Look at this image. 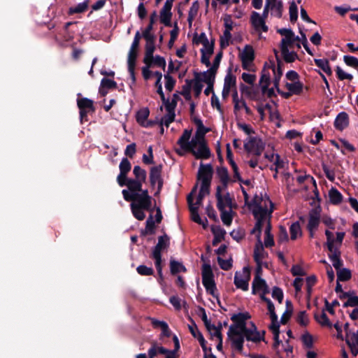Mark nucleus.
<instances>
[{
  "label": "nucleus",
  "instance_id": "29",
  "mask_svg": "<svg viewBox=\"0 0 358 358\" xmlns=\"http://www.w3.org/2000/svg\"><path fill=\"white\" fill-rule=\"evenodd\" d=\"M157 349L159 350L160 354L166 355V358H176L173 351H169L162 346H159L155 342L152 343V347L148 350L149 358H154L157 355Z\"/></svg>",
  "mask_w": 358,
  "mask_h": 358
},
{
  "label": "nucleus",
  "instance_id": "9",
  "mask_svg": "<svg viewBox=\"0 0 358 358\" xmlns=\"http://www.w3.org/2000/svg\"><path fill=\"white\" fill-rule=\"evenodd\" d=\"M202 283L206 292L212 296L215 295L216 286L214 280V275L210 264H204L202 266Z\"/></svg>",
  "mask_w": 358,
  "mask_h": 358
},
{
  "label": "nucleus",
  "instance_id": "19",
  "mask_svg": "<svg viewBox=\"0 0 358 358\" xmlns=\"http://www.w3.org/2000/svg\"><path fill=\"white\" fill-rule=\"evenodd\" d=\"M243 68L250 70L255 59V52L252 46L245 45L240 53Z\"/></svg>",
  "mask_w": 358,
  "mask_h": 358
},
{
  "label": "nucleus",
  "instance_id": "17",
  "mask_svg": "<svg viewBox=\"0 0 358 358\" xmlns=\"http://www.w3.org/2000/svg\"><path fill=\"white\" fill-rule=\"evenodd\" d=\"M196 187H197V185H196L194 187V189H192L191 193L188 195L187 202L189 204V210L191 213V217H192V220L199 224L203 225V228H206L207 220H203L200 217V216L198 213V209H199L198 206H194V194L196 192Z\"/></svg>",
  "mask_w": 358,
  "mask_h": 358
},
{
  "label": "nucleus",
  "instance_id": "59",
  "mask_svg": "<svg viewBox=\"0 0 358 358\" xmlns=\"http://www.w3.org/2000/svg\"><path fill=\"white\" fill-rule=\"evenodd\" d=\"M343 61L346 65L358 69V59L350 55H345L343 57Z\"/></svg>",
  "mask_w": 358,
  "mask_h": 358
},
{
  "label": "nucleus",
  "instance_id": "4",
  "mask_svg": "<svg viewBox=\"0 0 358 358\" xmlns=\"http://www.w3.org/2000/svg\"><path fill=\"white\" fill-rule=\"evenodd\" d=\"M282 75L280 64L269 62L264 65L259 84L262 93L268 97L275 95V90L279 92V83Z\"/></svg>",
  "mask_w": 358,
  "mask_h": 358
},
{
  "label": "nucleus",
  "instance_id": "1",
  "mask_svg": "<svg viewBox=\"0 0 358 358\" xmlns=\"http://www.w3.org/2000/svg\"><path fill=\"white\" fill-rule=\"evenodd\" d=\"M250 317L248 313L235 314L231 317L234 324L229 327L227 334L232 348L239 352L243 350L245 338L254 343L260 342L264 338V334L257 331L252 322H248Z\"/></svg>",
  "mask_w": 358,
  "mask_h": 358
},
{
  "label": "nucleus",
  "instance_id": "22",
  "mask_svg": "<svg viewBox=\"0 0 358 358\" xmlns=\"http://www.w3.org/2000/svg\"><path fill=\"white\" fill-rule=\"evenodd\" d=\"M250 22L256 31L260 33L262 31L266 32L268 31L266 20L264 19V17H261L259 13L253 11L251 13Z\"/></svg>",
  "mask_w": 358,
  "mask_h": 358
},
{
  "label": "nucleus",
  "instance_id": "60",
  "mask_svg": "<svg viewBox=\"0 0 358 358\" xmlns=\"http://www.w3.org/2000/svg\"><path fill=\"white\" fill-rule=\"evenodd\" d=\"M153 27L152 24H148L147 27L143 31L142 36L145 41L156 39L155 35L152 32Z\"/></svg>",
  "mask_w": 358,
  "mask_h": 358
},
{
  "label": "nucleus",
  "instance_id": "7",
  "mask_svg": "<svg viewBox=\"0 0 358 358\" xmlns=\"http://www.w3.org/2000/svg\"><path fill=\"white\" fill-rule=\"evenodd\" d=\"M213 177V168L210 164H201L198 171V180L201 182V187L196 198V201L194 203L198 208L201 205L203 198L210 192V186Z\"/></svg>",
  "mask_w": 358,
  "mask_h": 358
},
{
  "label": "nucleus",
  "instance_id": "47",
  "mask_svg": "<svg viewBox=\"0 0 358 358\" xmlns=\"http://www.w3.org/2000/svg\"><path fill=\"white\" fill-rule=\"evenodd\" d=\"M145 65H155L158 67H162L163 69L166 66V61L165 59L159 55L152 56V58L150 59L149 62H144Z\"/></svg>",
  "mask_w": 358,
  "mask_h": 358
},
{
  "label": "nucleus",
  "instance_id": "44",
  "mask_svg": "<svg viewBox=\"0 0 358 358\" xmlns=\"http://www.w3.org/2000/svg\"><path fill=\"white\" fill-rule=\"evenodd\" d=\"M329 258L334 267L336 268V271L341 269V266H343V262L341 259V252H335V253H329Z\"/></svg>",
  "mask_w": 358,
  "mask_h": 358
},
{
  "label": "nucleus",
  "instance_id": "40",
  "mask_svg": "<svg viewBox=\"0 0 358 358\" xmlns=\"http://www.w3.org/2000/svg\"><path fill=\"white\" fill-rule=\"evenodd\" d=\"M88 6L89 0H85L83 2L79 3L75 6L70 7L68 13L69 15L84 13L87 9Z\"/></svg>",
  "mask_w": 358,
  "mask_h": 358
},
{
  "label": "nucleus",
  "instance_id": "11",
  "mask_svg": "<svg viewBox=\"0 0 358 358\" xmlns=\"http://www.w3.org/2000/svg\"><path fill=\"white\" fill-rule=\"evenodd\" d=\"M245 150L256 157H259L265 148V143L257 136H249L244 143Z\"/></svg>",
  "mask_w": 358,
  "mask_h": 358
},
{
  "label": "nucleus",
  "instance_id": "18",
  "mask_svg": "<svg viewBox=\"0 0 358 358\" xmlns=\"http://www.w3.org/2000/svg\"><path fill=\"white\" fill-rule=\"evenodd\" d=\"M131 204L142 207L145 209V210H150L152 206V197L148 195V190H143L135 194L133 202Z\"/></svg>",
  "mask_w": 358,
  "mask_h": 358
},
{
  "label": "nucleus",
  "instance_id": "31",
  "mask_svg": "<svg viewBox=\"0 0 358 358\" xmlns=\"http://www.w3.org/2000/svg\"><path fill=\"white\" fill-rule=\"evenodd\" d=\"M217 71L212 68L201 73H197L195 76L202 83L206 84H214Z\"/></svg>",
  "mask_w": 358,
  "mask_h": 358
},
{
  "label": "nucleus",
  "instance_id": "27",
  "mask_svg": "<svg viewBox=\"0 0 358 358\" xmlns=\"http://www.w3.org/2000/svg\"><path fill=\"white\" fill-rule=\"evenodd\" d=\"M137 57V49H131L129 51L128 59H127V65H128V71L129 73L130 77L132 80L133 83H135V66H136V59Z\"/></svg>",
  "mask_w": 358,
  "mask_h": 358
},
{
  "label": "nucleus",
  "instance_id": "21",
  "mask_svg": "<svg viewBox=\"0 0 358 358\" xmlns=\"http://www.w3.org/2000/svg\"><path fill=\"white\" fill-rule=\"evenodd\" d=\"M174 0H166L159 13L160 22L166 27H170L172 17L171 8Z\"/></svg>",
  "mask_w": 358,
  "mask_h": 358
},
{
  "label": "nucleus",
  "instance_id": "3",
  "mask_svg": "<svg viewBox=\"0 0 358 358\" xmlns=\"http://www.w3.org/2000/svg\"><path fill=\"white\" fill-rule=\"evenodd\" d=\"M206 131H205L201 133L197 131L190 140L192 131L185 129L178 140L180 149L176 150L177 153L180 155H183L185 152H189L196 159H208L211 153L204 138V134Z\"/></svg>",
  "mask_w": 358,
  "mask_h": 358
},
{
  "label": "nucleus",
  "instance_id": "8",
  "mask_svg": "<svg viewBox=\"0 0 358 358\" xmlns=\"http://www.w3.org/2000/svg\"><path fill=\"white\" fill-rule=\"evenodd\" d=\"M262 299L266 302L267 303V308L268 310V313L270 315V318L271 320V323L269 325V329L272 331L273 335V338L275 340V344H279L280 343V341L279 339V327L280 324L278 322V316L275 313V307L272 301L264 296H262Z\"/></svg>",
  "mask_w": 358,
  "mask_h": 358
},
{
  "label": "nucleus",
  "instance_id": "37",
  "mask_svg": "<svg viewBox=\"0 0 358 358\" xmlns=\"http://www.w3.org/2000/svg\"><path fill=\"white\" fill-rule=\"evenodd\" d=\"M320 221L319 213L316 210H312L309 213L308 230L317 229Z\"/></svg>",
  "mask_w": 358,
  "mask_h": 358
},
{
  "label": "nucleus",
  "instance_id": "61",
  "mask_svg": "<svg viewBox=\"0 0 358 358\" xmlns=\"http://www.w3.org/2000/svg\"><path fill=\"white\" fill-rule=\"evenodd\" d=\"M297 322L302 325L306 326L309 322V318L306 311H300L296 316Z\"/></svg>",
  "mask_w": 358,
  "mask_h": 358
},
{
  "label": "nucleus",
  "instance_id": "12",
  "mask_svg": "<svg viewBox=\"0 0 358 358\" xmlns=\"http://www.w3.org/2000/svg\"><path fill=\"white\" fill-rule=\"evenodd\" d=\"M238 94L236 85V77L231 71H229L224 77L223 89L222 91V98L224 100L227 99L229 94Z\"/></svg>",
  "mask_w": 358,
  "mask_h": 358
},
{
  "label": "nucleus",
  "instance_id": "5",
  "mask_svg": "<svg viewBox=\"0 0 358 358\" xmlns=\"http://www.w3.org/2000/svg\"><path fill=\"white\" fill-rule=\"evenodd\" d=\"M278 32L283 36L280 44L283 59L287 62H294L298 57L296 50L301 48V38L289 29H280Z\"/></svg>",
  "mask_w": 358,
  "mask_h": 358
},
{
  "label": "nucleus",
  "instance_id": "24",
  "mask_svg": "<svg viewBox=\"0 0 358 358\" xmlns=\"http://www.w3.org/2000/svg\"><path fill=\"white\" fill-rule=\"evenodd\" d=\"M214 51V41H210V43L203 46L201 49V62L207 67L210 66V59Z\"/></svg>",
  "mask_w": 358,
  "mask_h": 358
},
{
  "label": "nucleus",
  "instance_id": "51",
  "mask_svg": "<svg viewBox=\"0 0 358 358\" xmlns=\"http://www.w3.org/2000/svg\"><path fill=\"white\" fill-rule=\"evenodd\" d=\"M135 179L138 180L141 182H145L146 179V171L141 169L139 166H135L133 170Z\"/></svg>",
  "mask_w": 358,
  "mask_h": 358
},
{
  "label": "nucleus",
  "instance_id": "58",
  "mask_svg": "<svg viewBox=\"0 0 358 358\" xmlns=\"http://www.w3.org/2000/svg\"><path fill=\"white\" fill-rule=\"evenodd\" d=\"M248 163L249 166L252 169L258 166L261 170H263L265 167L268 166V164H264V160L259 159L258 157L250 159Z\"/></svg>",
  "mask_w": 358,
  "mask_h": 358
},
{
  "label": "nucleus",
  "instance_id": "63",
  "mask_svg": "<svg viewBox=\"0 0 358 358\" xmlns=\"http://www.w3.org/2000/svg\"><path fill=\"white\" fill-rule=\"evenodd\" d=\"M203 87V83L195 76V80L193 83L192 89L196 96H199Z\"/></svg>",
  "mask_w": 358,
  "mask_h": 358
},
{
  "label": "nucleus",
  "instance_id": "10",
  "mask_svg": "<svg viewBox=\"0 0 358 358\" xmlns=\"http://www.w3.org/2000/svg\"><path fill=\"white\" fill-rule=\"evenodd\" d=\"M345 234V232H337L336 237H335L334 234L329 230L325 231V235L327 236L326 245L329 253L341 252L340 248L344 239Z\"/></svg>",
  "mask_w": 358,
  "mask_h": 358
},
{
  "label": "nucleus",
  "instance_id": "14",
  "mask_svg": "<svg viewBox=\"0 0 358 358\" xmlns=\"http://www.w3.org/2000/svg\"><path fill=\"white\" fill-rule=\"evenodd\" d=\"M262 160H264V164H268L266 163L267 162L271 163L269 169L271 171H278V170L284 168L285 164V162L280 159V155L274 153L273 150H266Z\"/></svg>",
  "mask_w": 358,
  "mask_h": 358
},
{
  "label": "nucleus",
  "instance_id": "36",
  "mask_svg": "<svg viewBox=\"0 0 358 358\" xmlns=\"http://www.w3.org/2000/svg\"><path fill=\"white\" fill-rule=\"evenodd\" d=\"M348 125V116L347 113H340L334 121V126L338 130H343Z\"/></svg>",
  "mask_w": 358,
  "mask_h": 358
},
{
  "label": "nucleus",
  "instance_id": "45",
  "mask_svg": "<svg viewBox=\"0 0 358 358\" xmlns=\"http://www.w3.org/2000/svg\"><path fill=\"white\" fill-rule=\"evenodd\" d=\"M290 238L292 240H296L302 234L299 222H294L289 227Z\"/></svg>",
  "mask_w": 358,
  "mask_h": 358
},
{
  "label": "nucleus",
  "instance_id": "2",
  "mask_svg": "<svg viewBox=\"0 0 358 358\" xmlns=\"http://www.w3.org/2000/svg\"><path fill=\"white\" fill-rule=\"evenodd\" d=\"M250 210L252 211L256 224L252 234L256 236L257 238L258 231L261 238L262 229L265 227L264 245L267 248L274 245L273 237L271 234V222L272 213L273 211V204L268 196H256L252 204L250 205Z\"/></svg>",
  "mask_w": 358,
  "mask_h": 358
},
{
  "label": "nucleus",
  "instance_id": "32",
  "mask_svg": "<svg viewBox=\"0 0 358 358\" xmlns=\"http://www.w3.org/2000/svg\"><path fill=\"white\" fill-rule=\"evenodd\" d=\"M262 292V294L268 293V288L264 280L258 275L255 276L252 282V293L256 294Z\"/></svg>",
  "mask_w": 358,
  "mask_h": 358
},
{
  "label": "nucleus",
  "instance_id": "33",
  "mask_svg": "<svg viewBox=\"0 0 358 358\" xmlns=\"http://www.w3.org/2000/svg\"><path fill=\"white\" fill-rule=\"evenodd\" d=\"M346 342L351 348L352 352L356 355L358 354V331L350 333L347 332Z\"/></svg>",
  "mask_w": 358,
  "mask_h": 358
},
{
  "label": "nucleus",
  "instance_id": "64",
  "mask_svg": "<svg viewBox=\"0 0 358 358\" xmlns=\"http://www.w3.org/2000/svg\"><path fill=\"white\" fill-rule=\"evenodd\" d=\"M164 79L166 90L169 92L172 91L176 84V80L169 74L164 76Z\"/></svg>",
  "mask_w": 358,
  "mask_h": 358
},
{
  "label": "nucleus",
  "instance_id": "35",
  "mask_svg": "<svg viewBox=\"0 0 358 358\" xmlns=\"http://www.w3.org/2000/svg\"><path fill=\"white\" fill-rule=\"evenodd\" d=\"M145 50L143 62H149L152 58L154 52L155 50V39L145 41Z\"/></svg>",
  "mask_w": 358,
  "mask_h": 358
},
{
  "label": "nucleus",
  "instance_id": "6",
  "mask_svg": "<svg viewBox=\"0 0 358 358\" xmlns=\"http://www.w3.org/2000/svg\"><path fill=\"white\" fill-rule=\"evenodd\" d=\"M217 207L221 213L224 224L229 226L232 222V199L227 189L217 188L215 194Z\"/></svg>",
  "mask_w": 358,
  "mask_h": 358
},
{
  "label": "nucleus",
  "instance_id": "55",
  "mask_svg": "<svg viewBox=\"0 0 358 358\" xmlns=\"http://www.w3.org/2000/svg\"><path fill=\"white\" fill-rule=\"evenodd\" d=\"M119 168L120 173L127 174L131 169V165L128 159L123 158L120 164Z\"/></svg>",
  "mask_w": 358,
  "mask_h": 358
},
{
  "label": "nucleus",
  "instance_id": "54",
  "mask_svg": "<svg viewBox=\"0 0 358 358\" xmlns=\"http://www.w3.org/2000/svg\"><path fill=\"white\" fill-rule=\"evenodd\" d=\"M338 281H347L351 278V271L348 268L337 271Z\"/></svg>",
  "mask_w": 358,
  "mask_h": 358
},
{
  "label": "nucleus",
  "instance_id": "30",
  "mask_svg": "<svg viewBox=\"0 0 358 358\" xmlns=\"http://www.w3.org/2000/svg\"><path fill=\"white\" fill-rule=\"evenodd\" d=\"M286 88L289 91L285 93V97H289L292 94H300L302 92L303 85L299 80L295 82H287L286 83Z\"/></svg>",
  "mask_w": 358,
  "mask_h": 358
},
{
  "label": "nucleus",
  "instance_id": "48",
  "mask_svg": "<svg viewBox=\"0 0 358 358\" xmlns=\"http://www.w3.org/2000/svg\"><path fill=\"white\" fill-rule=\"evenodd\" d=\"M199 5L198 1H194L192 3L189 10L188 13V22L191 25L192 23V21L194 20L195 17L196 16L199 10Z\"/></svg>",
  "mask_w": 358,
  "mask_h": 358
},
{
  "label": "nucleus",
  "instance_id": "16",
  "mask_svg": "<svg viewBox=\"0 0 358 358\" xmlns=\"http://www.w3.org/2000/svg\"><path fill=\"white\" fill-rule=\"evenodd\" d=\"M250 279V270L244 267L241 271L235 273L234 284L237 288L247 291L248 289Z\"/></svg>",
  "mask_w": 358,
  "mask_h": 358
},
{
  "label": "nucleus",
  "instance_id": "28",
  "mask_svg": "<svg viewBox=\"0 0 358 358\" xmlns=\"http://www.w3.org/2000/svg\"><path fill=\"white\" fill-rule=\"evenodd\" d=\"M266 8L271 14L276 17H281L282 13V3L278 0H266Z\"/></svg>",
  "mask_w": 358,
  "mask_h": 358
},
{
  "label": "nucleus",
  "instance_id": "53",
  "mask_svg": "<svg viewBox=\"0 0 358 358\" xmlns=\"http://www.w3.org/2000/svg\"><path fill=\"white\" fill-rule=\"evenodd\" d=\"M155 76L158 77V80H156L155 86L157 87V92L160 95L162 101H165V96L162 90V85L161 83V80L162 78V74L161 72L155 71L154 73Z\"/></svg>",
  "mask_w": 358,
  "mask_h": 358
},
{
  "label": "nucleus",
  "instance_id": "57",
  "mask_svg": "<svg viewBox=\"0 0 358 358\" xmlns=\"http://www.w3.org/2000/svg\"><path fill=\"white\" fill-rule=\"evenodd\" d=\"M171 271L173 274L185 272V267L180 262L172 261L171 262Z\"/></svg>",
  "mask_w": 358,
  "mask_h": 358
},
{
  "label": "nucleus",
  "instance_id": "39",
  "mask_svg": "<svg viewBox=\"0 0 358 358\" xmlns=\"http://www.w3.org/2000/svg\"><path fill=\"white\" fill-rule=\"evenodd\" d=\"M315 318L322 327L331 328L333 326L324 311L315 313Z\"/></svg>",
  "mask_w": 358,
  "mask_h": 358
},
{
  "label": "nucleus",
  "instance_id": "13",
  "mask_svg": "<svg viewBox=\"0 0 358 358\" xmlns=\"http://www.w3.org/2000/svg\"><path fill=\"white\" fill-rule=\"evenodd\" d=\"M169 245V238L166 236H160L158 239V243L155 247L152 252V257L155 260V266L157 269L158 273L162 276V255L161 252L162 250L167 248Z\"/></svg>",
  "mask_w": 358,
  "mask_h": 358
},
{
  "label": "nucleus",
  "instance_id": "41",
  "mask_svg": "<svg viewBox=\"0 0 358 358\" xmlns=\"http://www.w3.org/2000/svg\"><path fill=\"white\" fill-rule=\"evenodd\" d=\"M142 184L143 182L138 180L130 178L129 180H127V187L131 192H133L134 194H137L143 191Z\"/></svg>",
  "mask_w": 358,
  "mask_h": 358
},
{
  "label": "nucleus",
  "instance_id": "15",
  "mask_svg": "<svg viewBox=\"0 0 358 358\" xmlns=\"http://www.w3.org/2000/svg\"><path fill=\"white\" fill-rule=\"evenodd\" d=\"M94 102L87 98H78L77 99V105L80 110V122L87 121V114L94 111Z\"/></svg>",
  "mask_w": 358,
  "mask_h": 358
},
{
  "label": "nucleus",
  "instance_id": "20",
  "mask_svg": "<svg viewBox=\"0 0 358 358\" xmlns=\"http://www.w3.org/2000/svg\"><path fill=\"white\" fill-rule=\"evenodd\" d=\"M267 257V252L264 250L262 239L259 237V231H258L257 241L254 250V259L259 268H261L264 264V259Z\"/></svg>",
  "mask_w": 358,
  "mask_h": 358
},
{
  "label": "nucleus",
  "instance_id": "25",
  "mask_svg": "<svg viewBox=\"0 0 358 358\" xmlns=\"http://www.w3.org/2000/svg\"><path fill=\"white\" fill-rule=\"evenodd\" d=\"M216 174L221 182L220 185H218L217 188L227 189V186L233 182L231 178L229 176L228 171L224 167H218L216 171Z\"/></svg>",
  "mask_w": 358,
  "mask_h": 358
},
{
  "label": "nucleus",
  "instance_id": "62",
  "mask_svg": "<svg viewBox=\"0 0 358 358\" xmlns=\"http://www.w3.org/2000/svg\"><path fill=\"white\" fill-rule=\"evenodd\" d=\"M231 38V32L228 31H224L222 36L220 37V45L221 47L225 48L229 45V41Z\"/></svg>",
  "mask_w": 358,
  "mask_h": 358
},
{
  "label": "nucleus",
  "instance_id": "42",
  "mask_svg": "<svg viewBox=\"0 0 358 358\" xmlns=\"http://www.w3.org/2000/svg\"><path fill=\"white\" fill-rule=\"evenodd\" d=\"M211 229H212V232L214 235V240H213L214 245L216 243L220 242L222 239H224L226 232L222 228H221L220 226L214 225V226H212Z\"/></svg>",
  "mask_w": 358,
  "mask_h": 358
},
{
  "label": "nucleus",
  "instance_id": "23",
  "mask_svg": "<svg viewBox=\"0 0 358 358\" xmlns=\"http://www.w3.org/2000/svg\"><path fill=\"white\" fill-rule=\"evenodd\" d=\"M150 110L148 108H143L140 109L136 115V122L143 127H151L153 126L154 122L148 120Z\"/></svg>",
  "mask_w": 358,
  "mask_h": 358
},
{
  "label": "nucleus",
  "instance_id": "46",
  "mask_svg": "<svg viewBox=\"0 0 358 358\" xmlns=\"http://www.w3.org/2000/svg\"><path fill=\"white\" fill-rule=\"evenodd\" d=\"M315 63L317 66L322 69L324 72L330 75L331 73V67L329 61L326 59H316Z\"/></svg>",
  "mask_w": 358,
  "mask_h": 358
},
{
  "label": "nucleus",
  "instance_id": "34",
  "mask_svg": "<svg viewBox=\"0 0 358 358\" xmlns=\"http://www.w3.org/2000/svg\"><path fill=\"white\" fill-rule=\"evenodd\" d=\"M161 166L152 167L150 173V180L152 185H157L159 188L162 186V182L161 180Z\"/></svg>",
  "mask_w": 358,
  "mask_h": 358
},
{
  "label": "nucleus",
  "instance_id": "43",
  "mask_svg": "<svg viewBox=\"0 0 358 358\" xmlns=\"http://www.w3.org/2000/svg\"><path fill=\"white\" fill-rule=\"evenodd\" d=\"M329 197L331 203L333 204L340 203L343 199L341 192L334 187L331 188L329 191Z\"/></svg>",
  "mask_w": 358,
  "mask_h": 358
},
{
  "label": "nucleus",
  "instance_id": "52",
  "mask_svg": "<svg viewBox=\"0 0 358 358\" xmlns=\"http://www.w3.org/2000/svg\"><path fill=\"white\" fill-rule=\"evenodd\" d=\"M336 74L340 80H348L350 81L353 79V76L352 74L345 72L340 66H336Z\"/></svg>",
  "mask_w": 358,
  "mask_h": 358
},
{
  "label": "nucleus",
  "instance_id": "56",
  "mask_svg": "<svg viewBox=\"0 0 358 358\" xmlns=\"http://www.w3.org/2000/svg\"><path fill=\"white\" fill-rule=\"evenodd\" d=\"M189 329L190 332L192 333V336L194 337H197L199 338V341L201 345V346L204 347V343L205 340L203 336L200 334L199 331L198 330L195 324H192V325H189Z\"/></svg>",
  "mask_w": 358,
  "mask_h": 358
},
{
  "label": "nucleus",
  "instance_id": "38",
  "mask_svg": "<svg viewBox=\"0 0 358 358\" xmlns=\"http://www.w3.org/2000/svg\"><path fill=\"white\" fill-rule=\"evenodd\" d=\"M206 327L209 331L211 337L214 340H220L222 338L221 329L222 326L220 324L218 327L215 324H210V322L206 321Z\"/></svg>",
  "mask_w": 358,
  "mask_h": 358
},
{
  "label": "nucleus",
  "instance_id": "49",
  "mask_svg": "<svg viewBox=\"0 0 358 358\" xmlns=\"http://www.w3.org/2000/svg\"><path fill=\"white\" fill-rule=\"evenodd\" d=\"M210 42L205 33H201L200 34H196L194 35L193 43L196 45H202V46H204Z\"/></svg>",
  "mask_w": 358,
  "mask_h": 358
},
{
  "label": "nucleus",
  "instance_id": "50",
  "mask_svg": "<svg viewBox=\"0 0 358 358\" xmlns=\"http://www.w3.org/2000/svg\"><path fill=\"white\" fill-rule=\"evenodd\" d=\"M131 209L134 216L138 220H143L145 217L144 210L145 209L142 207L136 206L134 204H131Z\"/></svg>",
  "mask_w": 358,
  "mask_h": 358
},
{
  "label": "nucleus",
  "instance_id": "26",
  "mask_svg": "<svg viewBox=\"0 0 358 358\" xmlns=\"http://www.w3.org/2000/svg\"><path fill=\"white\" fill-rule=\"evenodd\" d=\"M232 98L234 112L236 115H240L243 110H244L247 114L250 113V109L248 107L245 101L242 97L240 98L237 94H234Z\"/></svg>",
  "mask_w": 358,
  "mask_h": 358
}]
</instances>
